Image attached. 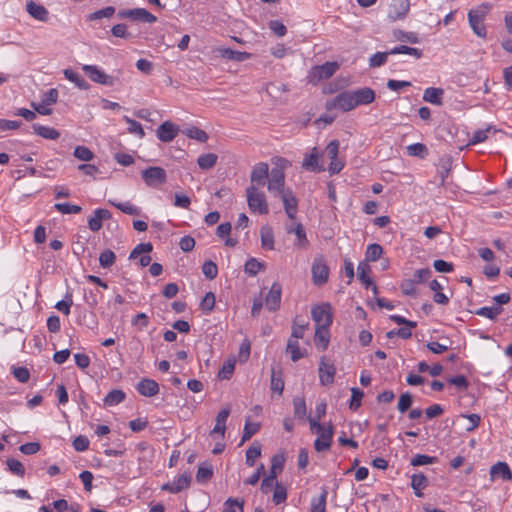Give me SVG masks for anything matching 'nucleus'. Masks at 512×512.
I'll return each instance as SVG.
<instances>
[{"mask_svg": "<svg viewBox=\"0 0 512 512\" xmlns=\"http://www.w3.org/2000/svg\"><path fill=\"white\" fill-rule=\"evenodd\" d=\"M309 424L312 433L319 435L314 441L315 450L317 452H324L329 450L332 444V437L334 433L332 424H321L314 418H309Z\"/></svg>", "mask_w": 512, "mask_h": 512, "instance_id": "nucleus-1", "label": "nucleus"}, {"mask_svg": "<svg viewBox=\"0 0 512 512\" xmlns=\"http://www.w3.org/2000/svg\"><path fill=\"white\" fill-rule=\"evenodd\" d=\"M246 198L249 210L252 213L265 215L269 213V206L265 194L258 187L248 186L246 188Z\"/></svg>", "mask_w": 512, "mask_h": 512, "instance_id": "nucleus-2", "label": "nucleus"}, {"mask_svg": "<svg viewBox=\"0 0 512 512\" xmlns=\"http://www.w3.org/2000/svg\"><path fill=\"white\" fill-rule=\"evenodd\" d=\"M338 69L339 64L337 62L329 61L322 65L313 66L308 72L307 80L309 83L316 85L319 82L332 77Z\"/></svg>", "mask_w": 512, "mask_h": 512, "instance_id": "nucleus-3", "label": "nucleus"}, {"mask_svg": "<svg viewBox=\"0 0 512 512\" xmlns=\"http://www.w3.org/2000/svg\"><path fill=\"white\" fill-rule=\"evenodd\" d=\"M267 189L275 197L289 189L285 187V173L282 168H272L267 179Z\"/></svg>", "mask_w": 512, "mask_h": 512, "instance_id": "nucleus-4", "label": "nucleus"}, {"mask_svg": "<svg viewBox=\"0 0 512 512\" xmlns=\"http://www.w3.org/2000/svg\"><path fill=\"white\" fill-rule=\"evenodd\" d=\"M489 7V5H486L483 9H472L468 12L469 25L473 32L480 38H485L487 35L483 21Z\"/></svg>", "mask_w": 512, "mask_h": 512, "instance_id": "nucleus-5", "label": "nucleus"}, {"mask_svg": "<svg viewBox=\"0 0 512 512\" xmlns=\"http://www.w3.org/2000/svg\"><path fill=\"white\" fill-rule=\"evenodd\" d=\"M325 107L327 110L339 109L343 112L355 109L351 90L337 94L334 98L326 102Z\"/></svg>", "mask_w": 512, "mask_h": 512, "instance_id": "nucleus-6", "label": "nucleus"}, {"mask_svg": "<svg viewBox=\"0 0 512 512\" xmlns=\"http://www.w3.org/2000/svg\"><path fill=\"white\" fill-rule=\"evenodd\" d=\"M141 175L143 181L149 187H159L167 181L166 171L159 166H152L144 169Z\"/></svg>", "mask_w": 512, "mask_h": 512, "instance_id": "nucleus-7", "label": "nucleus"}, {"mask_svg": "<svg viewBox=\"0 0 512 512\" xmlns=\"http://www.w3.org/2000/svg\"><path fill=\"white\" fill-rule=\"evenodd\" d=\"M311 272L315 285H323L328 281L329 267L322 255L315 257Z\"/></svg>", "mask_w": 512, "mask_h": 512, "instance_id": "nucleus-8", "label": "nucleus"}, {"mask_svg": "<svg viewBox=\"0 0 512 512\" xmlns=\"http://www.w3.org/2000/svg\"><path fill=\"white\" fill-rule=\"evenodd\" d=\"M312 319L316 327H330L332 324V311L329 303H324L312 308Z\"/></svg>", "mask_w": 512, "mask_h": 512, "instance_id": "nucleus-9", "label": "nucleus"}, {"mask_svg": "<svg viewBox=\"0 0 512 512\" xmlns=\"http://www.w3.org/2000/svg\"><path fill=\"white\" fill-rule=\"evenodd\" d=\"M318 374L319 382L321 385L328 386L334 382L336 367L332 362L328 360L326 356H322L320 358Z\"/></svg>", "mask_w": 512, "mask_h": 512, "instance_id": "nucleus-10", "label": "nucleus"}, {"mask_svg": "<svg viewBox=\"0 0 512 512\" xmlns=\"http://www.w3.org/2000/svg\"><path fill=\"white\" fill-rule=\"evenodd\" d=\"M82 70L95 83L106 86H113L115 84V78L111 75L106 74L96 65H84L82 67Z\"/></svg>", "mask_w": 512, "mask_h": 512, "instance_id": "nucleus-11", "label": "nucleus"}, {"mask_svg": "<svg viewBox=\"0 0 512 512\" xmlns=\"http://www.w3.org/2000/svg\"><path fill=\"white\" fill-rule=\"evenodd\" d=\"M269 175V165L266 162L257 163L251 171L249 186H255L258 188L264 186Z\"/></svg>", "mask_w": 512, "mask_h": 512, "instance_id": "nucleus-12", "label": "nucleus"}, {"mask_svg": "<svg viewBox=\"0 0 512 512\" xmlns=\"http://www.w3.org/2000/svg\"><path fill=\"white\" fill-rule=\"evenodd\" d=\"M355 108L362 105H369L375 101V91L370 87H362L351 90Z\"/></svg>", "mask_w": 512, "mask_h": 512, "instance_id": "nucleus-13", "label": "nucleus"}, {"mask_svg": "<svg viewBox=\"0 0 512 512\" xmlns=\"http://www.w3.org/2000/svg\"><path fill=\"white\" fill-rule=\"evenodd\" d=\"M282 287L280 283L274 282L265 297V306L269 311H276L281 303Z\"/></svg>", "mask_w": 512, "mask_h": 512, "instance_id": "nucleus-14", "label": "nucleus"}, {"mask_svg": "<svg viewBox=\"0 0 512 512\" xmlns=\"http://www.w3.org/2000/svg\"><path fill=\"white\" fill-rule=\"evenodd\" d=\"M179 127L170 121L163 122L157 129V137L160 141L168 143L178 135Z\"/></svg>", "mask_w": 512, "mask_h": 512, "instance_id": "nucleus-15", "label": "nucleus"}, {"mask_svg": "<svg viewBox=\"0 0 512 512\" xmlns=\"http://www.w3.org/2000/svg\"><path fill=\"white\" fill-rule=\"evenodd\" d=\"M279 197L281 198V200L283 202V206H284L287 216L290 219H295L297 211H298V209H297L298 201H297L293 191L291 189H288L287 191L283 192Z\"/></svg>", "mask_w": 512, "mask_h": 512, "instance_id": "nucleus-16", "label": "nucleus"}, {"mask_svg": "<svg viewBox=\"0 0 512 512\" xmlns=\"http://www.w3.org/2000/svg\"><path fill=\"white\" fill-rule=\"evenodd\" d=\"M136 389L142 396L153 397L159 393V384L153 379L142 378L138 382Z\"/></svg>", "mask_w": 512, "mask_h": 512, "instance_id": "nucleus-17", "label": "nucleus"}, {"mask_svg": "<svg viewBox=\"0 0 512 512\" xmlns=\"http://www.w3.org/2000/svg\"><path fill=\"white\" fill-rule=\"evenodd\" d=\"M409 0H393L389 9V18L398 20L404 18L409 11Z\"/></svg>", "mask_w": 512, "mask_h": 512, "instance_id": "nucleus-18", "label": "nucleus"}, {"mask_svg": "<svg viewBox=\"0 0 512 512\" xmlns=\"http://www.w3.org/2000/svg\"><path fill=\"white\" fill-rule=\"evenodd\" d=\"M112 216L107 209H96L94 215L88 219V227L91 231L97 232L102 228L103 220H108Z\"/></svg>", "mask_w": 512, "mask_h": 512, "instance_id": "nucleus-19", "label": "nucleus"}, {"mask_svg": "<svg viewBox=\"0 0 512 512\" xmlns=\"http://www.w3.org/2000/svg\"><path fill=\"white\" fill-rule=\"evenodd\" d=\"M302 168L316 173L324 170L319 163V153L316 148H313L311 153L305 156L302 162Z\"/></svg>", "mask_w": 512, "mask_h": 512, "instance_id": "nucleus-20", "label": "nucleus"}, {"mask_svg": "<svg viewBox=\"0 0 512 512\" xmlns=\"http://www.w3.org/2000/svg\"><path fill=\"white\" fill-rule=\"evenodd\" d=\"M26 10L34 19L42 22L48 21L49 12L43 5L37 4L34 1H28L26 4Z\"/></svg>", "mask_w": 512, "mask_h": 512, "instance_id": "nucleus-21", "label": "nucleus"}, {"mask_svg": "<svg viewBox=\"0 0 512 512\" xmlns=\"http://www.w3.org/2000/svg\"><path fill=\"white\" fill-rule=\"evenodd\" d=\"M230 415V408H223L216 416V424L211 431V434H220L224 438L226 431V420Z\"/></svg>", "mask_w": 512, "mask_h": 512, "instance_id": "nucleus-22", "label": "nucleus"}, {"mask_svg": "<svg viewBox=\"0 0 512 512\" xmlns=\"http://www.w3.org/2000/svg\"><path fill=\"white\" fill-rule=\"evenodd\" d=\"M491 478L500 477L505 481L511 480L512 473L506 462H497L490 469Z\"/></svg>", "mask_w": 512, "mask_h": 512, "instance_id": "nucleus-23", "label": "nucleus"}, {"mask_svg": "<svg viewBox=\"0 0 512 512\" xmlns=\"http://www.w3.org/2000/svg\"><path fill=\"white\" fill-rule=\"evenodd\" d=\"M218 52L221 57L228 59V60H234L237 62H243V61H246L251 58L250 53L236 51L231 48H219Z\"/></svg>", "mask_w": 512, "mask_h": 512, "instance_id": "nucleus-24", "label": "nucleus"}, {"mask_svg": "<svg viewBox=\"0 0 512 512\" xmlns=\"http://www.w3.org/2000/svg\"><path fill=\"white\" fill-rule=\"evenodd\" d=\"M443 94L442 88L429 87L424 90L423 100L433 105H442Z\"/></svg>", "mask_w": 512, "mask_h": 512, "instance_id": "nucleus-25", "label": "nucleus"}, {"mask_svg": "<svg viewBox=\"0 0 512 512\" xmlns=\"http://www.w3.org/2000/svg\"><path fill=\"white\" fill-rule=\"evenodd\" d=\"M330 333L329 327H316L315 329V344L322 351H325L329 345Z\"/></svg>", "mask_w": 512, "mask_h": 512, "instance_id": "nucleus-26", "label": "nucleus"}, {"mask_svg": "<svg viewBox=\"0 0 512 512\" xmlns=\"http://www.w3.org/2000/svg\"><path fill=\"white\" fill-rule=\"evenodd\" d=\"M32 128L35 134L45 139L56 140L60 137L59 131L52 127L43 126L40 124H33Z\"/></svg>", "mask_w": 512, "mask_h": 512, "instance_id": "nucleus-27", "label": "nucleus"}, {"mask_svg": "<svg viewBox=\"0 0 512 512\" xmlns=\"http://www.w3.org/2000/svg\"><path fill=\"white\" fill-rule=\"evenodd\" d=\"M428 485V479L427 477L422 474H414L411 477V487L414 490V493L417 497H422L423 493L421 492L423 489H425Z\"/></svg>", "mask_w": 512, "mask_h": 512, "instance_id": "nucleus-28", "label": "nucleus"}, {"mask_svg": "<svg viewBox=\"0 0 512 512\" xmlns=\"http://www.w3.org/2000/svg\"><path fill=\"white\" fill-rule=\"evenodd\" d=\"M295 233L297 241L295 242V245L300 248H306L309 244V241L306 237V232L301 223H298L295 228L288 227L287 233Z\"/></svg>", "mask_w": 512, "mask_h": 512, "instance_id": "nucleus-29", "label": "nucleus"}, {"mask_svg": "<svg viewBox=\"0 0 512 512\" xmlns=\"http://www.w3.org/2000/svg\"><path fill=\"white\" fill-rule=\"evenodd\" d=\"M131 20L142 21L145 23H154L157 21V17L144 8H135L132 9Z\"/></svg>", "mask_w": 512, "mask_h": 512, "instance_id": "nucleus-30", "label": "nucleus"}, {"mask_svg": "<svg viewBox=\"0 0 512 512\" xmlns=\"http://www.w3.org/2000/svg\"><path fill=\"white\" fill-rule=\"evenodd\" d=\"M357 271H358V277H359V280L361 281V283L366 288H369L370 285H372V279L369 276V273L371 272V268H370L369 264L365 261H361L358 264Z\"/></svg>", "mask_w": 512, "mask_h": 512, "instance_id": "nucleus-31", "label": "nucleus"}, {"mask_svg": "<svg viewBox=\"0 0 512 512\" xmlns=\"http://www.w3.org/2000/svg\"><path fill=\"white\" fill-rule=\"evenodd\" d=\"M64 76L67 80L73 82L80 89L87 90L90 87L88 82L72 69H65Z\"/></svg>", "mask_w": 512, "mask_h": 512, "instance_id": "nucleus-32", "label": "nucleus"}, {"mask_svg": "<svg viewBox=\"0 0 512 512\" xmlns=\"http://www.w3.org/2000/svg\"><path fill=\"white\" fill-rule=\"evenodd\" d=\"M261 244L264 249H274V235L271 227L263 226L260 230Z\"/></svg>", "mask_w": 512, "mask_h": 512, "instance_id": "nucleus-33", "label": "nucleus"}, {"mask_svg": "<svg viewBox=\"0 0 512 512\" xmlns=\"http://www.w3.org/2000/svg\"><path fill=\"white\" fill-rule=\"evenodd\" d=\"M126 394L120 389H114L110 391L104 398V404L106 406H115L125 400Z\"/></svg>", "mask_w": 512, "mask_h": 512, "instance_id": "nucleus-34", "label": "nucleus"}, {"mask_svg": "<svg viewBox=\"0 0 512 512\" xmlns=\"http://www.w3.org/2000/svg\"><path fill=\"white\" fill-rule=\"evenodd\" d=\"M212 476H213L212 465L207 462L201 463L199 465L197 473H196L197 482L205 483L208 480H210Z\"/></svg>", "mask_w": 512, "mask_h": 512, "instance_id": "nucleus-35", "label": "nucleus"}, {"mask_svg": "<svg viewBox=\"0 0 512 512\" xmlns=\"http://www.w3.org/2000/svg\"><path fill=\"white\" fill-rule=\"evenodd\" d=\"M182 133L186 135L188 138L195 139L201 143H204L208 140L207 133L204 130L195 126L184 129Z\"/></svg>", "mask_w": 512, "mask_h": 512, "instance_id": "nucleus-36", "label": "nucleus"}, {"mask_svg": "<svg viewBox=\"0 0 512 512\" xmlns=\"http://www.w3.org/2000/svg\"><path fill=\"white\" fill-rule=\"evenodd\" d=\"M328 492L326 488H322V493L318 498L311 501V512H326V501Z\"/></svg>", "mask_w": 512, "mask_h": 512, "instance_id": "nucleus-37", "label": "nucleus"}, {"mask_svg": "<svg viewBox=\"0 0 512 512\" xmlns=\"http://www.w3.org/2000/svg\"><path fill=\"white\" fill-rule=\"evenodd\" d=\"M285 458L283 455H274L271 459V468L267 476L276 480L279 472L283 470Z\"/></svg>", "mask_w": 512, "mask_h": 512, "instance_id": "nucleus-38", "label": "nucleus"}, {"mask_svg": "<svg viewBox=\"0 0 512 512\" xmlns=\"http://www.w3.org/2000/svg\"><path fill=\"white\" fill-rule=\"evenodd\" d=\"M383 254V248L377 243H373L367 246L365 253V262H375L381 258Z\"/></svg>", "mask_w": 512, "mask_h": 512, "instance_id": "nucleus-39", "label": "nucleus"}, {"mask_svg": "<svg viewBox=\"0 0 512 512\" xmlns=\"http://www.w3.org/2000/svg\"><path fill=\"white\" fill-rule=\"evenodd\" d=\"M286 351L290 353L291 360L296 362L304 357V353L300 351L297 339L289 338L287 342Z\"/></svg>", "mask_w": 512, "mask_h": 512, "instance_id": "nucleus-40", "label": "nucleus"}, {"mask_svg": "<svg viewBox=\"0 0 512 512\" xmlns=\"http://www.w3.org/2000/svg\"><path fill=\"white\" fill-rule=\"evenodd\" d=\"M217 159L218 157L216 154L207 153L200 155L197 159V163L201 169L208 170L215 166Z\"/></svg>", "mask_w": 512, "mask_h": 512, "instance_id": "nucleus-41", "label": "nucleus"}, {"mask_svg": "<svg viewBox=\"0 0 512 512\" xmlns=\"http://www.w3.org/2000/svg\"><path fill=\"white\" fill-rule=\"evenodd\" d=\"M271 389L272 391L278 392L279 395H281L284 390L282 373L280 371H276L274 368L271 372Z\"/></svg>", "mask_w": 512, "mask_h": 512, "instance_id": "nucleus-42", "label": "nucleus"}, {"mask_svg": "<svg viewBox=\"0 0 512 512\" xmlns=\"http://www.w3.org/2000/svg\"><path fill=\"white\" fill-rule=\"evenodd\" d=\"M261 455V445L253 443L246 451V464L250 467L254 466L255 460Z\"/></svg>", "mask_w": 512, "mask_h": 512, "instance_id": "nucleus-43", "label": "nucleus"}, {"mask_svg": "<svg viewBox=\"0 0 512 512\" xmlns=\"http://www.w3.org/2000/svg\"><path fill=\"white\" fill-rule=\"evenodd\" d=\"M109 204L115 206L121 212L128 215H139L140 213V209L128 201L123 203H117L113 200H109Z\"/></svg>", "mask_w": 512, "mask_h": 512, "instance_id": "nucleus-44", "label": "nucleus"}, {"mask_svg": "<svg viewBox=\"0 0 512 512\" xmlns=\"http://www.w3.org/2000/svg\"><path fill=\"white\" fill-rule=\"evenodd\" d=\"M391 54H408L414 56L416 59L421 58L422 50L418 48L409 47L406 45L396 46L390 50Z\"/></svg>", "mask_w": 512, "mask_h": 512, "instance_id": "nucleus-45", "label": "nucleus"}, {"mask_svg": "<svg viewBox=\"0 0 512 512\" xmlns=\"http://www.w3.org/2000/svg\"><path fill=\"white\" fill-rule=\"evenodd\" d=\"M287 499V489L281 482H275L273 502L275 505L284 503Z\"/></svg>", "mask_w": 512, "mask_h": 512, "instance_id": "nucleus-46", "label": "nucleus"}, {"mask_svg": "<svg viewBox=\"0 0 512 512\" xmlns=\"http://www.w3.org/2000/svg\"><path fill=\"white\" fill-rule=\"evenodd\" d=\"M502 312V307L493 306V307H481L476 310L475 314L479 316L486 317L490 320H495L496 317Z\"/></svg>", "mask_w": 512, "mask_h": 512, "instance_id": "nucleus-47", "label": "nucleus"}, {"mask_svg": "<svg viewBox=\"0 0 512 512\" xmlns=\"http://www.w3.org/2000/svg\"><path fill=\"white\" fill-rule=\"evenodd\" d=\"M115 260L116 255L110 249L104 250L99 256V264L104 269L110 268L115 263Z\"/></svg>", "mask_w": 512, "mask_h": 512, "instance_id": "nucleus-48", "label": "nucleus"}, {"mask_svg": "<svg viewBox=\"0 0 512 512\" xmlns=\"http://www.w3.org/2000/svg\"><path fill=\"white\" fill-rule=\"evenodd\" d=\"M294 416L299 419H304L307 414L306 402L303 397H295L293 399Z\"/></svg>", "mask_w": 512, "mask_h": 512, "instance_id": "nucleus-49", "label": "nucleus"}, {"mask_svg": "<svg viewBox=\"0 0 512 512\" xmlns=\"http://www.w3.org/2000/svg\"><path fill=\"white\" fill-rule=\"evenodd\" d=\"M111 33L117 38L132 39L134 35L128 31V27L124 23L116 24L111 28Z\"/></svg>", "mask_w": 512, "mask_h": 512, "instance_id": "nucleus-50", "label": "nucleus"}, {"mask_svg": "<svg viewBox=\"0 0 512 512\" xmlns=\"http://www.w3.org/2000/svg\"><path fill=\"white\" fill-rule=\"evenodd\" d=\"M124 120L129 125L128 126V132L130 134L137 135L140 139H142L145 136V132L143 130V127H142V125L139 122L129 118L128 116H124Z\"/></svg>", "mask_w": 512, "mask_h": 512, "instance_id": "nucleus-51", "label": "nucleus"}, {"mask_svg": "<svg viewBox=\"0 0 512 512\" xmlns=\"http://www.w3.org/2000/svg\"><path fill=\"white\" fill-rule=\"evenodd\" d=\"M115 13V8L113 6H107L103 9L97 10L88 15L89 21L99 20L101 18H111Z\"/></svg>", "mask_w": 512, "mask_h": 512, "instance_id": "nucleus-52", "label": "nucleus"}, {"mask_svg": "<svg viewBox=\"0 0 512 512\" xmlns=\"http://www.w3.org/2000/svg\"><path fill=\"white\" fill-rule=\"evenodd\" d=\"M363 396L364 393L360 388L352 387L349 408L354 411L357 410L361 406Z\"/></svg>", "mask_w": 512, "mask_h": 512, "instance_id": "nucleus-53", "label": "nucleus"}, {"mask_svg": "<svg viewBox=\"0 0 512 512\" xmlns=\"http://www.w3.org/2000/svg\"><path fill=\"white\" fill-rule=\"evenodd\" d=\"M73 155L81 161H90L94 158V153L86 146H77L74 149Z\"/></svg>", "mask_w": 512, "mask_h": 512, "instance_id": "nucleus-54", "label": "nucleus"}, {"mask_svg": "<svg viewBox=\"0 0 512 512\" xmlns=\"http://www.w3.org/2000/svg\"><path fill=\"white\" fill-rule=\"evenodd\" d=\"M54 208L62 214H78L82 210L80 206L70 203H56Z\"/></svg>", "mask_w": 512, "mask_h": 512, "instance_id": "nucleus-55", "label": "nucleus"}, {"mask_svg": "<svg viewBox=\"0 0 512 512\" xmlns=\"http://www.w3.org/2000/svg\"><path fill=\"white\" fill-rule=\"evenodd\" d=\"M263 267L264 266L261 262L255 258H250L246 261L244 269L247 274L255 276L263 269Z\"/></svg>", "mask_w": 512, "mask_h": 512, "instance_id": "nucleus-56", "label": "nucleus"}, {"mask_svg": "<svg viewBox=\"0 0 512 512\" xmlns=\"http://www.w3.org/2000/svg\"><path fill=\"white\" fill-rule=\"evenodd\" d=\"M215 306V295L213 292H207L203 297L200 307L206 314L210 313Z\"/></svg>", "mask_w": 512, "mask_h": 512, "instance_id": "nucleus-57", "label": "nucleus"}, {"mask_svg": "<svg viewBox=\"0 0 512 512\" xmlns=\"http://www.w3.org/2000/svg\"><path fill=\"white\" fill-rule=\"evenodd\" d=\"M410 156L424 158L427 154V147L422 143H414L407 147Z\"/></svg>", "mask_w": 512, "mask_h": 512, "instance_id": "nucleus-58", "label": "nucleus"}, {"mask_svg": "<svg viewBox=\"0 0 512 512\" xmlns=\"http://www.w3.org/2000/svg\"><path fill=\"white\" fill-rule=\"evenodd\" d=\"M388 55H391L390 51L375 53L369 59L370 67H380L384 65L387 61Z\"/></svg>", "mask_w": 512, "mask_h": 512, "instance_id": "nucleus-59", "label": "nucleus"}, {"mask_svg": "<svg viewBox=\"0 0 512 512\" xmlns=\"http://www.w3.org/2000/svg\"><path fill=\"white\" fill-rule=\"evenodd\" d=\"M202 272L206 278L212 280L217 277L218 268L213 261H205L202 266Z\"/></svg>", "mask_w": 512, "mask_h": 512, "instance_id": "nucleus-60", "label": "nucleus"}, {"mask_svg": "<svg viewBox=\"0 0 512 512\" xmlns=\"http://www.w3.org/2000/svg\"><path fill=\"white\" fill-rule=\"evenodd\" d=\"M437 460L436 457H431L424 454H416L410 461V464L412 466H421V465H427V464H433Z\"/></svg>", "mask_w": 512, "mask_h": 512, "instance_id": "nucleus-61", "label": "nucleus"}, {"mask_svg": "<svg viewBox=\"0 0 512 512\" xmlns=\"http://www.w3.org/2000/svg\"><path fill=\"white\" fill-rule=\"evenodd\" d=\"M412 402H413V397H412V395H411L409 392L403 393V394L399 397V401H398L397 409H398L401 413H404V412H406V411L411 407Z\"/></svg>", "mask_w": 512, "mask_h": 512, "instance_id": "nucleus-62", "label": "nucleus"}, {"mask_svg": "<svg viewBox=\"0 0 512 512\" xmlns=\"http://www.w3.org/2000/svg\"><path fill=\"white\" fill-rule=\"evenodd\" d=\"M6 463H7L9 470L13 474L20 476V477H22L24 475L25 469H24L23 464L20 461L12 458V459H8Z\"/></svg>", "mask_w": 512, "mask_h": 512, "instance_id": "nucleus-63", "label": "nucleus"}, {"mask_svg": "<svg viewBox=\"0 0 512 512\" xmlns=\"http://www.w3.org/2000/svg\"><path fill=\"white\" fill-rule=\"evenodd\" d=\"M58 95V90L56 88H51L42 94L41 101L44 104H48L49 106H51L57 102Z\"/></svg>", "mask_w": 512, "mask_h": 512, "instance_id": "nucleus-64", "label": "nucleus"}]
</instances>
